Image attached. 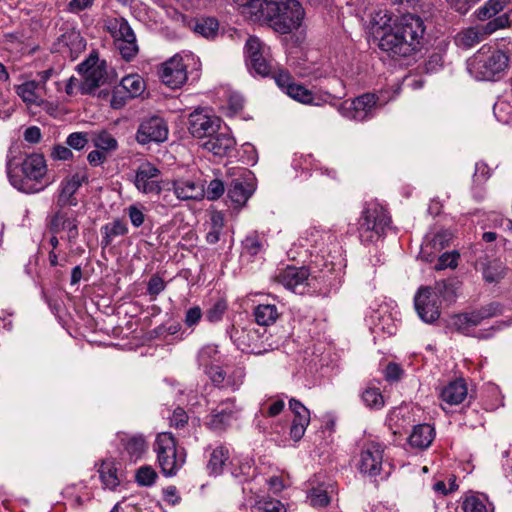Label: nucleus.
Segmentation results:
<instances>
[{
    "label": "nucleus",
    "instance_id": "obj_1",
    "mask_svg": "<svg viewBox=\"0 0 512 512\" xmlns=\"http://www.w3.org/2000/svg\"><path fill=\"white\" fill-rule=\"evenodd\" d=\"M47 164L43 154L32 153L27 155L20 164L11 162L7 165L10 183L25 193H37L43 190L46 184L42 183L47 174Z\"/></svg>",
    "mask_w": 512,
    "mask_h": 512
},
{
    "label": "nucleus",
    "instance_id": "obj_2",
    "mask_svg": "<svg viewBox=\"0 0 512 512\" xmlns=\"http://www.w3.org/2000/svg\"><path fill=\"white\" fill-rule=\"evenodd\" d=\"M303 17L304 9L297 0H268L261 21L276 32L288 34L300 26Z\"/></svg>",
    "mask_w": 512,
    "mask_h": 512
},
{
    "label": "nucleus",
    "instance_id": "obj_3",
    "mask_svg": "<svg viewBox=\"0 0 512 512\" xmlns=\"http://www.w3.org/2000/svg\"><path fill=\"white\" fill-rule=\"evenodd\" d=\"M509 57L501 50L482 47L470 60L469 71L478 80L499 79L508 67Z\"/></svg>",
    "mask_w": 512,
    "mask_h": 512
},
{
    "label": "nucleus",
    "instance_id": "obj_4",
    "mask_svg": "<svg viewBox=\"0 0 512 512\" xmlns=\"http://www.w3.org/2000/svg\"><path fill=\"white\" fill-rule=\"evenodd\" d=\"M391 223L387 210L378 203H367L358 222L359 237L364 243H372L385 235Z\"/></svg>",
    "mask_w": 512,
    "mask_h": 512
},
{
    "label": "nucleus",
    "instance_id": "obj_5",
    "mask_svg": "<svg viewBox=\"0 0 512 512\" xmlns=\"http://www.w3.org/2000/svg\"><path fill=\"white\" fill-rule=\"evenodd\" d=\"M153 449L159 467L167 477L176 475L185 463V455L177 449L175 438L169 432H162L156 436Z\"/></svg>",
    "mask_w": 512,
    "mask_h": 512
},
{
    "label": "nucleus",
    "instance_id": "obj_6",
    "mask_svg": "<svg viewBox=\"0 0 512 512\" xmlns=\"http://www.w3.org/2000/svg\"><path fill=\"white\" fill-rule=\"evenodd\" d=\"M381 35L379 37V48L387 53L393 59L406 58L414 53L416 50L410 45L408 39L394 29V26L384 24L381 28Z\"/></svg>",
    "mask_w": 512,
    "mask_h": 512
},
{
    "label": "nucleus",
    "instance_id": "obj_7",
    "mask_svg": "<svg viewBox=\"0 0 512 512\" xmlns=\"http://www.w3.org/2000/svg\"><path fill=\"white\" fill-rule=\"evenodd\" d=\"M389 22L394 26L395 30L408 39L416 52L420 50L426 31L422 17L413 13H405L396 16L394 19L389 18Z\"/></svg>",
    "mask_w": 512,
    "mask_h": 512
},
{
    "label": "nucleus",
    "instance_id": "obj_8",
    "mask_svg": "<svg viewBox=\"0 0 512 512\" xmlns=\"http://www.w3.org/2000/svg\"><path fill=\"white\" fill-rule=\"evenodd\" d=\"M415 310L420 319L433 324L440 317L438 295L430 287H421L414 297Z\"/></svg>",
    "mask_w": 512,
    "mask_h": 512
},
{
    "label": "nucleus",
    "instance_id": "obj_9",
    "mask_svg": "<svg viewBox=\"0 0 512 512\" xmlns=\"http://www.w3.org/2000/svg\"><path fill=\"white\" fill-rule=\"evenodd\" d=\"M161 171L151 162L144 161L135 171L133 183L137 190L143 194H160Z\"/></svg>",
    "mask_w": 512,
    "mask_h": 512
},
{
    "label": "nucleus",
    "instance_id": "obj_10",
    "mask_svg": "<svg viewBox=\"0 0 512 512\" xmlns=\"http://www.w3.org/2000/svg\"><path fill=\"white\" fill-rule=\"evenodd\" d=\"M168 126L159 116L144 118L137 129L136 141L141 145L151 142L161 143L167 140Z\"/></svg>",
    "mask_w": 512,
    "mask_h": 512
},
{
    "label": "nucleus",
    "instance_id": "obj_11",
    "mask_svg": "<svg viewBox=\"0 0 512 512\" xmlns=\"http://www.w3.org/2000/svg\"><path fill=\"white\" fill-rule=\"evenodd\" d=\"M246 64L250 71L262 77L272 72V65L264 56V45L254 36H250L245 44Z\"/></svg>",
    "mask_w": 512,
    "mask_h": 512
},
{
    "label": "nucleus",
    "instance_id": "obj_12",
    "mask_svg": "<svg viewBox=\"0 0 512 512\" xmlns=\"http://www.w3.org/2000/svg\"><path fill=\"white\" fill-rule=\"evenodd\" d=\"M187 66L183 63L180 54H175L161 64L158 75L161 81L168 87L176 89L181 87L188 78Z\"/></svg>",
    "mask_w": 512,
    "mask_h": 512
},
{
    "label": "nucleus",
    "instance_id": "obj_13",
    "mask_svg": "<svg viewBox=\"0 0 512 512\" xmlns=\"http://www.w3.org/2000/svg\"><path fill=\"white\" fill-rule=\"evenodd\" d=\"M78 220L76 215L65 208H55V212L50 216L48 221L49 230L53 234L61 231L67 232V240L69 243H75L79 236Z\"/></svg>",
    "mask_w": 512,
    "mask_h": 512
},
{
    "label": "nucleus",
    "instance_id": "obj_14",
    "mask_svg": "<svg viewBox=\"0 0 512 512\" xmlns=\"http://www.w3.org/2000/svg\"><path fill=\"white\" fill-rule=\"evenodd\" d=\"M87 181L88 177L85 173H75L72 176L63 179L59 186L55 208L77 206L78 200L75 194L82 184Z\"/></svg>",
    "mask_w": 512,
    "mask_h": 512
},
{
    "label": "nucleus",
    "instance_id": "obj_15",
    "mask_svg": "<svg viewBox=\"0 0 512 512\" xmlns=\"http://www.w3.org/2000/svg\"><path fill=\"white\" fill-rule=\"evenodd\" d=\"M255 191L252 173L244 172L243 175L232 179L228 186L227 197L235 207H243Z\"/></svg>",
    "mask_w": 512,
    "mask_h": 512
},
{
    "label": "nucleus",
    "instance_id": "obj_16",
    "mask_svg": "<svg viewBox=\"0 0 512 512\" xmlns=\"http://www.w3.org/2000/svg\"><path fill=\"white\" fill-rule=\"evenodd\" d=\"M379 97L374 93H364L352 100L349 106L348 117L356 121L371 119L377 109L381 108Z\"/></svg>",
    "mask_w": 512,
    "mask_h": 512
},
{
    "label": "nucleus",
    "instance_id": "obj_17",
    "mask_svg": "<svg viewBox=\"0 0 512 512\" xmlns=\"http://www.w3.org/2000/svg\"><path fill=\"white\" fill-rule=\"evenodd\" d=\"M200 148L211 152L217 157H226L235 149L236 141L229 133H215L208 138L197 140L196 143Z\"/></svg>",
    "mask_w": 512,
    "mask_h": 512
},
{
    "label": "nucleus",
    "instance_id": "obj_18",
    "mask_svg": "<svg viewBox=\"0 0 512 512\" xmlns=\"http://www.w3.org/2000/svg\"><path fill=\"white\" fill-rule=\"evenodd\" d=\"M308 277L309 270L305 266H287L278 274L277 281L294 293L304 294Z\"/></svg>",
    "mask_w": 512,
    "mask_h": 512
},
{
    "label": "nucleus",
    "instance_id": "obj_19",
    "mask_svg": "<svg viewBox=\"0 0 512 512\" xmlns=\"http://www.w3.org/2000/svg\"><path fill=\"white\" fill-rule=\"evenodd\" d=\"M475 269L482 273L483 279L487 283H498L506 275V266L499 259L488 253L479 256L475 262Z\"/></svg>",
    "mask_w": 512,
    "mask_h": 512
},
{
    "label": "nucleus",
    "instance_id": "obj_20",
    "mask_svg": "<svg viewBox=\"0 0 512 512\" xmlns=\"http://www.w3.org/2000/svg\"><path fill=\"white\" fill-rule=\"evenodd\" d=\"M383 449L379 444H370L360 453L358 469L370 477L380 474L382 469Z\"/></svg>",
    "mask_w": 512,
    "mask_h": 512
},
{
    "label": "nucleus",
    "instance_id": "obj_21",
    "mask_svg": "<svg viewBox=\"0 0 512 512\" xmlns=\"http://www.w3.org/2000/svg\"><path fill=\"white\" fill-rule=\"evenodd\" d=\"M228 333L230 339L242 352L261 355L266 351L265 349H261V347L255 342L259 336L257 330L237 328L233 325L228 330Z\"/></svg>",
    "mask_w": 512,
    "mask_h": 512
},
{
    "label": "nucleus",
    "instance_id": "obj_22",
    "mask_svg": "<svg viewBox=\"0 0 512 512\" xmlns=\"http://www.w3.org/2000/svg\"><path fill=\"white\" fill-rule=\"evenodd\" d=\"M206 108L194 109V138L202 140L217 132L221 119L215 115L203 114Z\"/></svg>",
    "mask_w": 512,
    "mask_h": 512
},
{
    "label": "nucleus",
    "instance_id": "obj_23",
    "mask_svg": "<svg viewBox=\"0 0 512 512\" xmlns=\"http://www.w3.org/2000/svg\"><path fill=\"white\" fill-rule=\"evenodd\" d=\"M468 396V388L463 378L449 382L441 390V399L449 405H458Z\"/></svg>",
    "mask_w": 512,
    "mask_h": 512
},
{
    "label": "nucleus",
    "instance_id": "obj_24",
    "mask_svg": "<svg viewBox=\"0 0 512 512\" xmlns=\"http://www.w3.org/2000/svg\"><path fill=\"white\" fill-rule=\"evenodd\" d=\"M43 85L35 80L26 81L15 87L17 95L29 105H40L43 102Z\"/></svg>",
    "mask_w": 512,
    "mask_h": 512
},
{
    "label": "nucleus",
    "instance_id": "obj_25",
    "mask_svg": "<svg viewBox=\"0 0 512 512\" xmlns=\"http://www.w3.org/2000/svg\"><path fill=\"white\" fill-rule=\"evenodd\" d=\"M435 436L434 428L429 424H419L413 428L409 436V444L418 449L428 448Z\"/></svg>",
    "mask_w": 512,
    "mask_h": 512
},
{
    "label": "nucleus",
    "instance_id": "obj_26",
    "mask_svg": "<svg viewBox=\"0 0 512 512\" xmlns=\"http://www.w3.org/2000/svg\"><path fill=\"white\" fill-rule=\"evenodd\" d=\"M121 445L130 458L139 459L147 450V443L142 435L119 434Z\"/></svg>",
    "mask_w": 512,
    "mask_h": 512
},
{
    "label": "nucleus",
    "instance_id": "obj_27",
    "mask_svg": "<svg viewBox=\"0 0 512 512\" xmlns=\"http://www.w3.org/2000/svg\"><path fill=\"white\" fill-rule=\"evenodd\" d=\"M194 34L207 40H214L219 34V21L212 16L194 19Z\"/></svg>",
    "mask_w": 512,
    "mask_h": 512
},
{
    "label": "nucleus",
    "instance_id": "obj_28",
    "mask_svg": "<svg viewBox=\"0 0 512 512\" xmlns=\"http://www.w3.org/2000/svg\"><path fill=\"white\" fill-rule=\"evenodd\" d=\"M233 419V411L228 408L217 407L207 415L204 424L211 430L222 431L230 425Z\"/></svg>",
    "mask_w": 512,
    "mask_h": 512
},
{
    "label": "nucleus",
    "instance_id": "obj_29",
    "mask_svg": "<svg viewBox=\"0 0 512 512\" xmlns=\"http://www.w3.org/2000/svg\"><path fill=\"white\" fill-rule=\"evenodd\" d=\"M108 31L114 38V42L136 39L133 29L129 25L128 21L123 17L110 20L108 24Z\"/></svg>",
    "mask_w": 512,
    "mask_h": 512
},
{
    "label": "nucleus",
    "instance_id": "obj_30",
    "mask_svg": "<svg viewBox=\"0 0 512 512\" xmlns=\"http://www.w3.org/2000/svg\"><path fill=\"white\" fill-rule=\"evenodd\" d=\"M100 480L103 487L110 490H115L120 485V478L118 476V469L112 460L102 461L98 469Z\"/></svg>",
    "mask_w": 512,
    "mask_h": 512
},
{
    "label": "nucleus",
    "instance_id": "obj_31",
    "mask_svg": "<svg viewBox=\"0 0 512 512\" xmlns=\"http://www.w3.org/2000/svg\"><path fill=\"white\" fill-rule=\"evenodd\" d=\"M101 233V245L103 248H106L111 245L115 237L126 235L128 233V227L123 220L115 219L114 221L105 224L101 228Z\"/></svg>",
    "mask_w": 512,
    "mask_h": 512
},
{
    "label": "nucleus",
    "instance_id": "obj_32",
    "mask_svg": "<svg viewBox=\"0 0 512 512\" xmlns=\"http://www.w3.org/2000/svg\"><path fill=\"white\" fill-rule=\"evenodd\" d=\"M229 450L224 446H218L210 453L207 463V470L210 475L218 476L222 474L226 462L229 460Z\"/></svg>",
    "mask_w": 512,
    "mask_h": 512
},
{
    "label": "nucleus",
    "instance_id": "obj_33",
    "mask_svg": "<svg viewBox=\"0 0 512 512\" xmlns=\"http://www.w3.org/2000/svg\"><path fill=\"white\" fill-rule=\"evenodd\" d=\"M485 35L483 29L470 27L455 36V44L460 48L469 49L481 42Z\"/></svg>",
    "mask_w": 512,
    "mask_h": 512
},
{
    "label": "nucleus",
    "instance_id": "obj_34",
    "mask_svg": "<svg viewBox=\"0 0 512 512\" xmlns=\"http://www.w3.org/2000/svg\"><path fill=\"white\" fill-rule=\"evenodd\" d=\"M58 44L66 47L71 53H78L85 49L86 43L80 32L68 29L58 37Z\"/></svg>",
    "mask_w": 512,
    "mask_h": 512
},
{
    "label": "nucleus",
    "instance_id": "obj_35",
    "mask_svg": "<svg viewBox=\"0 0 512 512\" xmlns=\"http://www.w3.org/2000/svg\"><path fill=\"white\" fill-rule=\"evenodd\" d=\"M119 88L128 98L140 96L145 90V81L138 74H130L122 78Z\"/></svg>",
    "mask_w": 512,
    "mask_h": 512
},
{
    "label": "nucleus",
    "instance_id": "obj_36",
    "mask_svg": "<svg viewBox=\"0 0 512 512\" xmlns=\"http://www.w3.org/2000/svg\"><path fill=\"white\" fill-rule=\"evenodd\" d=\"M105 82V75L100 67H92L87 70L84 81L81 84V92L90 94Z\"/></svg>",
    "mask_w": 512,
    "mask_h": 512
},
{
    "label": "nucleus",
    "instance_id": "obj_37",
    "mask_svg": "<svg viewBox=\"0 0 512 512\" xmlns=\"http://www.w3.org/2000/svg\"><path fill=\"white\" fill-rule=\"evenodd\" d=\"M233 2L243 9L242 13L249 14L254 21H261L268 0H233Z\"/></svg>",
    "mask_w": 512,
    "mask_h": 512
},
{
    "label": "nucleus",
    "instance_id": "obj_38",
    "mask_svg": "<svg viewBox=\"0 0 512 512\" xmlns=\"http://www.w3.org/2000/svg\"><path fill=\"white\" fill-rule=\"evenodd\" d=\"M254 317L257 324L269 326L277 320L279 313L277 307L272 304H259L254 309Z\"/></svg>",
    "mask_w": 512,
    "mask_h": 512
},
{
    "label": "nucleus",
    "instance_id": "obj_39",
    "mask_svg": "<svg viewBox=\"0 0 512 512\" xmlns=\"http://www.w3.org/2000/svg\"><path fill=\"white\" fill-rule=\"evenodd\" d=\"M289 88L290 90L286 94L292 99L303 104L320 105V102L318 101L319 98L304 85L296 83L294 86H290Z\"/></svg>",
    "mask_w": 512,
    "mask_h": 512
},
{
    "label": "nucleus",
    "instance_id": "obj_40",
    "mask_svg": "<svg viewBox=\"0 0 512 512\" xmlns=\"http://www.w3.org/2000/svg\"><path fill=\"white\" fill-rule=\"evenodd\" d=\"M90 140L92 141L94 147L106 153L114 151L118 147L117 140L106 130L92 133Z\"/></svg>",
    "mask_w": 512,
    "mask_h": 512
},
{
    "label": "nucleus",
    "instance_id": "obj_41",
    "mask_svg": "<svg viewBox=\"0 0 512 512\" xmlns=\"http://www.w3.org/2000/svg\"><path fill=\"white\" fill-rule=\"evenodd\" d=\"M509 3L510 0H488L477 10V18L481 21L490 19L507 7Z\"/></svg>",
    "mask_w": 512,
    "mask_h": 512
},
{
    "label": "nucleus",
    "instance_id": "obj_42",
    "mask_svg": "<svg viewBox=\"0 0 512 512\" xmlns=\"http://www.w3.org/2000/svg\"><path fill=\"white\" fill-rule=\"evenodd\" d=\"M206 180L198 179V185L201 187V197L206 196L209 200H216L220 198L224 191V183L219 179H213L205 188Z\"/></svg>",
    "mask_w": 512,
    "mask_h": 512
},
{
    "label": "nucleus",
    "instance_id": "obj_43",
    "mask_svg": "<svg viewBox=\"0 0 512 512\" xmlns=\"http://www.w3.org/2000/svg\"><path fill=\"white\" fill-rule=\"evenodd\" d=\"M362 401L366 407L379 410L384 406V397L380 390L375 387L366 388L361 394Z\"/></svg>",
    "mask_w": 512,
    "mask_h": 512
},
{
    "label": "nucleus",
    "instance_id": "obj_44",
    "mask_svg": "<svg viewBox=\"0 0 512 512\" xmlns=\"http://www.w3.org/2000/svg\"><path fill=\"white\" fill-rule=\"evenodd\" d=\"M158 478L157 472L149 465L141 466L137 469L135 480L139 486L149 487L152 486Z\"/></svg>",
    "mask_w": 512,
    "mask_h": 512
},
{
    "label": "nucleus",
    "instance_id": "obj_45",
    "mask_svg": "<svg viewBox=\"0 0 512 512\" xmlns=\"http://www.w3.org/2000/svg\"><path fill=\"white\" fill-rule=\"evenodd\" d=\"M115 46L118 49L120 55L125 61L133 60L138 52L139 46L137 40H122L121 42H115Z\"/></svg>",
    "mask_w": 512,
    "mask_h": 512
},
{
    "label": "nucleus",
    "instance_id": "obj_46",
    "mask_svg": "<svg viewBox=\"0 0 512 512\" xmlns=\"http://www.w3.org/2000/svg\"><path fill=\"white\" fill-rule=\"evenodd\" d=\"M219 360V352L217 350V346L215 345H206L203 347L198 353V362L200 366L204 368L209 367L210 365H214V362H218Z\"/></svg>",
    "mask_w": 512,
    "mask_h": 512
},
{
    "label": "nucleus",
    "instance_id": "obj_47",
    "mask_svg": "<svg viewBox=\"0 0 512 512\" xmlns=\"http://www.w3.org/2000/svg\"><path fill=\"white\" fill-rule=\"evenodd\" d=\"M289 408L294 414L292 422L310 423V412L299 400L291 398L289 400Z\"/></svg>",
    "mask_w": 512,
    "mask_h": 512
},
{
    "label": "nucleus",
    "instance_id": "obj_48",
    "mask_svg": "<svg viewBox=\"0 0 512 512\" xmlns=\"http://www.w3.org/2000/svg\"><path fill=\"white\" fill-rule=\"evenodd\" d=\"M461 508L464 512H488L486 499H482L475 495L465 497Z\"/></svg>",
    "mask_w": 512,
    "mask_h": 512
},
{
    "label": "nucleus",
    "instance_id": "obj_49",
    "mask_svg": "<svg viewBox=\"0 0 512 512\" xmlns=\"http://www.w3.org/2000/svg\"><path fill=\"white\" fill-rule=\"evenodd\" d=\"M89 135L87 132H73L67 136L66 145L70 149L80 151L90 141Z\"/></svg>",
    "mask_w": 512,
    "mask_h": 512
},
{
    "label": "nucleus",
    "instance_id": "obj_50",
    "mask_svg": "<svg viewBox=\"0 0 512 512\" xmlns=\"http://www.w3.org/2000/svg\"><path fill=\"white\" fill-rule=\"evenodd\" d=\"M308 498L310 504L316 508L326 507L330 503V497L327 491L321 487L312 488Z\"/></svg>",
    "mask_w": 512,
    "mask_h": 512
},
{
    "label": "nucleus",
    "instance_id": "obj_51",
    "mask_svg": "<svg viewBox=\"0 0 512 512\" xmlns=\"http://www.w3.org/2000/svg\"><path fill=\"white\" fill-rule=\"evenodd\" d=\"M227 310V303L220 299L216 301L211 308L206 311L205 317L210 323L218 322L222 319L223 314Z\"/></svg>",
    "mask_w": 512,
    "mask_h": 512
},
{
    "label": "nucleus",
    "instance_id": "obj_52",
    "mask_svg": "<svg viewBox=\"0 0 512 512\" xmlns=\"http://www.w3.org/2000/svg\"><path fill=\"white\" fill-rule=\"evenodd\" d=\"M510 26L509 15L504 13L493 20L487 22L483 27V31L486 35L492 34L498 29H503Z\"/></svg>",
    "mask_w": 512,
    "mask_h": 512
},
{
    "label": "nucleus",
    "instance_id": "obj_53",
    "mask_svg": "<svg viewBox=\"0 0 512 512\" xmlns=\"http://www.w3.org/2000/svg\"><path fill=\"white\" fill-rule=\"evenodd\" d=\"M451 240V234L447 231H441L436 233L432 239H430L427 244L426 248L430 247L434 251H441L445 247L448 246L449 242Z\"/></svg>",
    "mask_w": 512,
    "mask_h": 512
},
{
    "label": "nucleus",
    "instance_id": "obj_54",
    "mask_svg": "<svg viewBox=\"0 0 512 512\" xmlns=\"http://www.w3.org/2000/svg\"><path fill=\"white\" fill-rule=\"evenodd\" d=\"M490 176L491 169L485 162L479 161L475 164V172L473 175L474 185L481 186L489 179Z\"/></svg>",
    "mask_w": 512,
    "mask_h": 512
},
{
    "label": "nucleus",
    "instance_id": "obj_55",
    "mask_svg": "<svg viewBox=\"0 0 512 512\" xmlns=\"http://www.w3.org/2000/svg\"><path fill=\"white\" fill-rule=\"evenodd\" d=\"M459 253L457 251L445 252L439 258L438 262L435 265L436 270H443L446 268H455L457 266V261L459 258Z\"/></svg>",
    "mask_w": 512,
    "mask_h": 512
},
{
    "label": "nucleus",
    "instance_id": "obj_56",
    "mask_svg": "<svg viewBox=\"0 0 512 512\" xmlns=\"http://www.w3.org/2000/svg\"><path fill=\"white\" fill-rule=\"evenodd\" d=\"M242 245L244 252L251 256L257 255L262 249V242L255 233L248 235L242 242Z\"/></svg>",
    "mask_w": 512,
    "mask_h": 512
},
{
    "label": "nucleus",
    "instance_id": "obj_57",
    "mask_svg": "<svg viewBox=\"0 0 512 512\" xmlns=\"http://www.w3.org/2000/svg\"><path fill=\"white\" fill-rule=\"evenodd\" d=\"M174 193L180 200L192 199V182L177 180L173 183Z\"/></svg>",
    "mask_w": 512,
    "mask_h": 512
},
{
    "label": "nucleus",
    "instance_id": "obj_58",
    "mask_svg": "<svg viewBox=\"0 0 512 512\" xmlns=\"http://www.w3.org/2000/svg\"><path fill=\"white\" fill-rule=\"evenodd\" d=\"M434 292L437 293L438 297L441 296L447 301H453L455 298V289L452 282L440 281L437 282Z\"/></svg>",
    "mask_w": 512,
    "mask_h": 512
},
{
    "label": "nucleus",
    "instance_id": "obj_59",
    "mask_svg": "<svg viewBox=\"0 0 512 512\" xmlns=\"http://www.w3.org/2000/svg\"><path fill=\"white\" fill-rule=\"evenodd\" d=\"M50 157L56 161H67L73 159V152L68 146L56 144L51 148Z\"/></svg>",
    "mask_w": 512,
    "mask_h": 512
},
{
    "label": "nucleus",
    "instance_id": "obj_60",
    "mask_svg": "<svg viewBox=\"0 0 512 512\" xmlns=\"http://www.w3.org/2000/svg\"><path fill=\"white\" fill-rule=\"evenodd\" d=\"M451 328L456 330L457 332L468 335V329L471 327L469 322L467 321L465 313L455 314L451 317Z\"/></svg>",
    "mask_w": 512,
    "mask_h": 512
},
{
    "label": "nucleus",
    "instance_id": "obj_61",
    "mask_svg": "<svg viewBox=\"0 0 512 512\" xmlns=\"http://www.w3.org/2000/svg\"><path fill=\"white\" fill-rule=\"evenodd\" d=\"M273 78L275 79L278 87L281 88L285 93L290 90V86H294L296 84L290 73L287 71H279L274 73Z\"/></svg>",
    "mask_w": 512,
    "mask_h": 512
},
{
    "label": "nucleus",
    "instance_id": "obj_62",
    "mask_svg": "<svg viewBox=\"0 0 512 512\" xmlns=\"http://www.w3.org/2000/svg\"><path fill=\"white\" fill-rule=\"evenodd\" d=\"M189 420V416L187 412L182 409L181 407H177L170 418V425L175 428H182L184 427Z\"/></svg>",
    "mask_w": 512,
    "mask_h": 512
},
{
    "label": "nucleus",
    "instance_id": "obj_63",
    "mask_svg": "<svg viewBox=\"0 0 512 512\" xmlns=\"http://www.w3.org/2000/svg\"><path fill=\"white\" fill-rule=\"evenodd\" d=\"M385 379L387 381H392V382H395V381H399L403 374H404V370L401 368V366L397 363H394V362H390L386 368H385Z\"/></svg>",
    "mask_w": 512,
    "mask_h": 512
},
{
    "label": "nucleus",
    "instance_id": "obj_64",
    "mask_svg": "<svg viewBox=\"0 0 512 512\" xmlns=\"http://www.w3.org/2000/svg\"><path fill=\"white\" fill-rule=\"evenodd\" d=\"M259 509H261L264 512H286L284 504L277 499L260 501Z\"/></svg>",
    "mask_w": 512,
    "mask_h": 512
}]
</instances>
